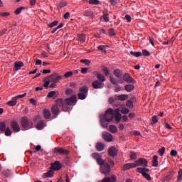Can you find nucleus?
<instances>
[{"label":"nucleus","mask_w":182,"mask_h":182,"mask_svg":"<svg viewBox=\"0 0 182 182\" xmlns=\"http://www.w3.org/2000/svg\"><path fill=\"white\" fill-rule=\"evenodd\" d=\"M21 127L24 130H29V129L33 128V122L27 117H23L21 118Z\"/></svg>","instance_id":"obj_1"},{"label":"nucleus","mask_w":182,"mask_h":182,"mask_svg":"<svg viewBox=\"0 0 182 182\" xmlns=\"http://www.w3.org/2000/svg\"><path fill=\"white\" fill-rule=\"evenodd\" d=\"M55 105L58 106V107H62L63 112H69L70 110V107L65 104V101L62 98L57 99Z\"/></svg>","instance_id":"obj_2"},{"label":"nucleus","mask_w":182,"mask_h":182,"mask_svg":"<svg viewBox=\"0 0 182 182\" xmlns=\"http://www.w3.org/2000/svg\"><path fill=\"white\" fill-rule=\"evenodd\" d=\"M101 117L105 118L107 122H112L113 119H114V111H113V109L109 108L105 112V115H102Z\"/></svg>","instance_id":"obj_3"},{"label":"nucleus","mask_w":182,"mask_h":182,"mask_svg":"<svg viewBox=\"0 0 182 182\" xmlns=\"http://www.w3.org/2000/svg\"><path fill=\"white\" fill-rule=\"evenodd\" d=\"M79 93L77 94L78 99L80 100H85L86 99V97L87 96V92H89V88L87 87L84 86L81 87L79 89Z\"/></svg>","instance_id":"obj_4"},{"label":"nucleus","mask_w":182,"mask_h":182,"mask_svg":"<svg viewBox=\"0 0 182 182\" xmlns=\"http://www.w3.org/2000/svg\"><path fill=\"white\" fill-rule=\"evenodd\" d=\"M76 102H77V97L76 95H73L70 97L65 98L64 100V103L68 107L76 105Z\"/></svg>","instance_id":"obj_5"},{"label":"nucleus","mask_w":182,"mask_h":182,"mask_svg":"<svg viewBox=\"0 0 182 182\" xmlns=\"http://www.w3.org/2000/svg\"><path fill=\"white\" fill-rule=\"evenodd\" d=\"M100 171L102 174L109 176L110 174V165L107 163L103 164L100 166Z\"/></svg>","instance_id":"obj_6"},{"label":"nucleus","mask_w":182,"mask_h":182,"mask_svg":"<svg viewBox=\"0 0 182 182\" xmlns=\"http://www.w3.org/2000/svg\"><path fill=\"white\" fill-rule=\"evenodd\" d=\"M140 166L142 167H147L149 166V161L147 159L139 158L138 160L135 161V167H139Z\"/></svg>","instance_id":"obj_7"},{"label":"nucleus","mask_w":182,"mask_h":182,"mask_svg":"<svg viewBox=\"0 0 182 182\" xmlns=\"http://www.w3.org/2000/svg\"><path fill=\"white\" fill-rule=\"evenodd\" d=\"M48 77L51 83H59V81L62 80V75H58L56 73L51 74Z\"/></svg>","instance_id":"obj_8"},{"label":"nucleus","mask_w":182,"mask_h":182,"mask_svg":"<svg viewBox=\"0 0 182 182\" xmlns=\"http://www.w3.org/2000/svg\"><path fill=\"white\" fill-rule=\"evenodd\" d=\"M93 159H95L97 164L100 166H102L105 164V160H103V158H102V155H100L99 153H94L92 154Z\"/></svg>","instance_id":"obj_9"},{"label":"nucleus","mask_w":182,"mask_h":182,"mask_svg":"<svg viewBox=\"0 0 182 182\" xmlns=\"http://www.w3.org/2000/svg\"><path fill=\"white\" fill-rule=\"evenodd\" d=\"M123 79L124 82H127V83H132V85L136 83V80H134L133 77H132L129 73H125L123 75Z\"/></svg>","instance_id":"obj_10"},{"label":"nucleus","mask_w":182,"mask_h":182,"mask_svg":"<svg viewBox=\"0 0 182 182\" xmlns=\"http://www.w3.org/2000/svg\"><path fill=\"white\" fill-rule=\"evenodd\" d=\"M50 170H54L55 171H59L62 168V164L59 161H55L51 164L50 167Z\"/></svg>","instance_id":"obj_11"},{"label":"nucleus","mask_w":182,"mask_h":182,"mask_svg":"<svg viewBox=\"0 0 182 182\" xmlns=\"http://www.w3.org/2000/svg\"><path fill=\"white\" fill-rule=\"evenodd\" d=\"M93 89H103L105 87V83L96 80L92 82Z\"/></svg>","instance_id":"obj_12"},{"label":"nucleus","mask_w":182,"mask_h":182,"mask_svg":"<svg viewBox=\"0 0 182 182\" xmlns=\"http://www.w3.org/2000/svg\"><path fill=\"white\" fill-rule=\"evenodd\" d=\"M10 126L15 133L21 132V127H19V124H18V122H16V121H11Z\"/></svg>","instance_id":"obj_13"},{"label":"nucleus","mask_w":182,"mask_h":182,"mask_svg":"<svg viewBox=\"0 0 182 182\" xmlns=\"http://www.w3.org/2000/svg\"><path fill=\"white\" fill-rule=\"evenodd\" d=\"M118 153H119V151L114 146H111L108 149V154L111 157H116Z\"/></svg>","instance_id":"obj_14"},{"label":"nucleus","mask_w":182,"mask_h":182,"mask_svg":"<svg viewBox=\"0 0 182 182\" xmlns=\"http://www.w3.org/2000/svg\"><path fill=\"white\" fill-rule=\"evenodd\" d=\"M114 99H115V100H119L120 102H124V100H127L129 99V95H126V94L115 95Z\"/></svg>","instance_id":"obj_15"},{"label":"nucleus","mask_w":182,"mask_h":182,"mask_svg":"<svg viewBox=\"0 0 182 182\" xmlns=\"http://www.w3.org/2000/svg\"><path fill=\"white\" fill-rule=\"evenodd\" d=\"M81 14L83 16H87V18H90L91 19H93V18H95V14H93V11H92V9L86 10L81 13Z\"/></svg>","instance_id":"obj_16"},{"label":"nucleus","mask_w":182,"mask_h":182,"mask_svg":"<svg viewBox=\"0 0 182 182\" xmlns=\"http://www.w3.org/2000/svg\"><path fill=\"white\" fill-rule=\"evenodd\" d=\"M54 153H58L59 154H65V156H68L69 154V151L63 148H55Z\"/></svg>","instance_id":"obj_17"},{"label":"nucleus","mask_w":182,"mask_h":182,"mask_svg":"<svg viewBox=\"0 0 182 182\" xmlns=\"http://www.w3.org/2000/svg\"><path fill=\"white\" fill-rule=\"evenodd\" d=\"M103 139L104 140H105V141H113V135H112V134L105 132L103 133Z\"/></svg>","instance_id":"obj_18"},{"label":"nucleus","mask_w":182,"mask_h":182,"mask_svg":"<svg viewBox=\"0 0 182 182\" xmlns=\"http://www.w3.org/2000/svg\"><path fill=\"white\" fill-rule=\"evenodd\" d=\"M134 167H136L135 163L125 164L122 166V170H123V171H126V170H130V168H134Z\"/></svg>","instance_id":"obj_19"},{"label":"nucleus","mask_w":182,"mask_h":182,"mask_svg":"<svg viewBox=\"0 0 182 182\" xmlns=\"http://www.w3.org/2000/svg\"><path fill=\"white\" fill-rule=\"evenodd\" d=\"M51 112L54 116H59L60 114V109H59V107L58 105H53L51 107Z\"/></svg>","instance_id":"obj_20"},{"label":"nucleus","mask_w":182,"mask_h":182,"mask_svg":"<svg viewBox=\"0 0 182 182\" xmlns=\"http://www.w3.org/2000/svg\"><path fill=\"white\" fill-rule=\"evenodd\" d=\"M109 122L106 119L103 118V117H100V123L102 127H104V129H107L109 127Z\"/></svg>","instance_id":"obj_21"},{"label":"nucleus","mask_w":182,"mask_h":182,"mask_svg":"<svg viewBox=\"0 0 182 182\" xmlns=\"http://www.w3.org/2000/svg\"><path fill=\"white\" fill-rule=\"evenodd\" d=\"M109 80H110V82L112 83V85H119V83H124V80H119V81H117V80H116V78H114L112 75L109 76Z\"/></svg>","instance_id":"obj_22"},{"label":"nucleus","mask_w":182,"mask_h":182,"mask_svg":"<svg viewBox=\"0 0 182 182\" xmlns=\"http://www.w3.org/2000/svg\"><path fill=\"white\" fill-rule=\"evenodd\" d=\"M22 68H23V63L21 61L14 63V70H21Z\"/></svg>","instance_id":"obj_23"},{"label":"nucleus","mask_w":182,"mask_h":182,"mask_svg":"<svg viewBox=\"0 0 182 182\" xmlns=\"http://www.w3.org/2000/svg\"><path fill=\"white\" fill-rule=\"evenodd\" d=\"M95 74L97 75V80L99 82H102V83H103V82H106V77H105V75H103V74H101L100 73L95 72Z\"/></svg>","instance_id":"obj_24"},{"label":"nucleus","mask_w":182,"mask_h":182,"mask_svg":"<svg viewBox=\"0 0 182 182\" xmlns=\"http://www.w3.org/2000/svg\"><path fill=\"white\" fill-rule=\"evenodd\" d=\"M146 166L144 167H139L136 168V172L140 173H149L150 171V169L149 168H146Z\"/></svg>","instance_id":"obj_25"},{"label":"nucleus","mask_w":182,"mask_h":182,"mask_svg":"<svg viewBox=\"0 0 182 182\" xmlns=\"http://www.w3.org/2000/svg\"><path fill=\"white\" fill-rule=\"evenodd\" d=\"M54 173L55 172L53 171V170L50 168V170L48 172L43 174V178H48V177H53Z\"/></svg>","instance_id":"obj_26"},{"label":"nucleus","mask_w":182,"mask_h":182,"mask_svg":"<svg viewBox=\"0 0 182 182\" xmlns=\"http://www.w3.org/2000/svg\"><path fill=\"white\" fill-rule=\"evenodd\" d=\"M124 90L126 92L130 93V92H133V90H134V85L133 84L126 85L124 86Z\"/></svg>","instance_id":"obj_27"},{"label":"nucleus","mask_w":182,"mask_h":182,"mask_svg":"<svg viewBox=\"0 0 182 182\" xmlns=\"http://www.w3.org/2000/svg\"><path fill=\"white\" fill-rule=\"evenodd\" d=\"M96 149L97 151H103L105 150V144L102 142H98L96 144Z\"/></svg>","instance_id":"obj_28"},{"label":"nucleus","mask_w":182,"mask_h":182,"mask_svg":"<svg viewBox=\"0 0 182 182\" xmlns=\"http://www.w3.org/2000/svg\"><path fill=\"white\" fill-rule=\"evenodd\" d=\"M152 166L153 167H157L159 166V156L157 155L153 156Z\"/></svg>","instance_id":"obj_29"},{"label":"nucleus","mask_w":182,"mask_h":182,"mask_svg":"<svg viewBox=\"0 0 182 182\" xmlns=\"http://www.w3.org/2000/svg\"><path fill=\"white\" fill-rule=\"evenodd\" d=\"M37 130H42L45 127V122L42 120L39 121L36 124Z\"/></svg>","instance_id":"obj_30"},{"label":"nucleus","mask_w":182,"mask_h":182,"mask_svg":"<svg viewBox=\"0 0 182 182\" xmlns=\"http://www.w3.org/2000/svg\"><path fill=\"white\" fill-rule=\"evenodd\" d=\"M43 114L45 119H50L51 114H50V111H49L48 109H45L43 112Z\"/></svg>","instance_id":"obj_31"},{"label":"nucleus","mask_w":182,"mask_h":182,"mask_svg":"<svg viewBox=\"0 0 182 182\" xmlns=\"http://www.w3.org/2000/svg\"><path fill=\"white\" fill-rule=\"evenodd\" d=\"M113 73L114 75V76H116V77H122V75H123V72H122V70H119V69H116L113 71Z\"/></svg>","instance_id":"obj_32"},{"label":"nucleus","mask_w":182,"mask_h":182,"mask_svg":"<svg viewBox=\"0 0 182 182\" xmlns=\"http://www.w3.org/2000/svg\"><path fill=\"white\" fill-rule=\"evenodd\" d=\"M16 102H18V101H17L16 98H15V97H14L11 99V100H10L9 102H7V105L11 106V107L16 106Z\"/></svg>","instance_id":"obj_33"},{"label":"nucleus","mask_w":182,"mask_h":182,"mask_svg":"<svg viewBox=\"0 0 182 182\" xmlns=\"http://www.w3.org/2000/svg\"><path fill=\"white\" fill-rule=\"evenodd\" d=\"M43 82H44V84H43L44 87L48 88V87L50 84V80L49 77H45L43 80Z\"/></svg>","instance_id":"obj_34"},{"label":"nucleus","mask_w":182,"mask_h":182,"mask_svg":"<svg viewBox=\"0 0 182 182\" xmlns=\"http://www.w3.org/2000/svg\"><path fill=\"white\" fill-rule=\"evenodd\" d=\"M114 117L117 124L120 123V120H122V114H115L114 115Z\"/></svg>","instance_id":"obj_35"},{"label":"nucleus","mask_w":182,"mask_h":182,"mask_svg":"<svg viewBox=\"0 0 182 182\" xmlns=\"http://www.w3.org/2000/svg\"><path fill=\"white\" fill-rule=\"evenodd\" d=\"M78 39H79L80 42H82V43L85 42L86 41V35L79 34Z\"/></svg>","instance_id":"obj_36"},{"label":"nucleus","mask_w":182,"mask_h":182,"mask_svg":"<svg viewBox=\"0 0 182 182\" xmlns=\"http://www.w3.org/2000/svg\"><path fill=\"white\" fill-rule=\"evenodd\" d=\"M6 129V124L4 122H0V131L1 132H5Z\"/></svg>","instance_id":"obj_37"},{"label":"nucleus","mask_w":182,"mask_h":182,"mask_svg":"<svg viewBox=\"0 0 182 182\" xmlns=\"http://www.w3.org/2000/svg\"><path fill=\"white\" fill-rule=\"evenodd\" d=\"M109 132H111V133H117V127H116L114 125H110Z\"/></svg>","instance_id":"obj_38"},{"label":"nucleus","mask_w":182,"mask_h":182,"mask_svg":"<svg viewBox=\"0 0 182 182\" xmlns=\"http://www.w3.org/2000/svg\"><path fill=\"white\" fill-rule=\"evenodd\" d=\"M109 36H116V30L114 28L109 29Z\"/></svg>","instance_id":"obj_39"},{"label":"nucleus","mask_w":182,"mask_h":182,"mask_svg":"<svg viewBox=\"0 0 182 182\" xmlns=\"http://www.w3.org/2000/svg\"><path fill=\"white\" fill-rule=\"evenodd\" d=\"M130 54L132 56H135L136 58H139V56H141V55H142L141 52H134V51H130Z\"/></svg>","instance_id":"obj_40"},{"label":"nucleus","mask_w":182,"mask_h":182,"mask_svg":"<svg viewBox=\"0 0 182 182\" xmlns=\"http://www.w3.org/2000/svg\"><path fill=\"white\" fill-rule=\"evenodd\" d=\"M60 28H63V23H60L56 28H54L51 31V33H55L58 29H60Z\"/></svg>","instance_id":"obj_41"},{"label":"nucleus","mask_w":182,"mask_h":182,"mask_svg":"<svg viewBox=\"0 0 182 182\" xmlns=\"http://www.w3.org/2000/svg\"><path fill=\"white\" fill-rule=\"evenodd\" d=\"M59 23V21H54L48 24V28H53L54 26H56Z\"/></svg>","instance_id":"obj_42"},{"label":"nucleus","mask_w":182,"mask_h":182,"mask_svg":"<svg viewBox=\"0 0 182 182\" xmlns=\"http://www.w3.org/2000/svg\"><path fill=\"white\" fill-rule=\"evenodd\" d=\"M4 131H5V136H12V131H11V128L7 127Z\"/></svg>","instance_id":"obj_43"},{"label":"nucleus","mask_w":182,"mask_h":182,"mask_svg":"<svg viewBox=\"0 0 182 182\" xmlns=\"http://www.w3.org/2000/svg\"><path fill=\"white\" fill-rule=\"evenodd\" d=\"M142 174L143 177H144V178H146V180H147L148 181H151V176H150V175L147 173H141Z\"/></svg>","instance_id":"obj_44"},{"label":"nucleus","mask_w":182,"mask_h":182,"mask_svg":"<svg viewBox=\"0 0 182 182\" xmlns=\"http://www.w3.org/2000/svg\"><path fill=\"white\" fill-rule=\"evenodd\" d=\"M106 48H109V46H99L98 49L102 52H105L106 53Z\"/></svg>","instance_id":"obj_45"},{"label":"nucleus","mask_w":182,"mask_h":182,"mask_svg":"<svg viewBox=\"0 0 182 182\" xmlns=\"http://www.w3.org/2000/svg\"><path fill=\"white\" fill-rule=\"evenodd\" d=\"M89 4L90 5H99L100 1L99 0H89Z\"/></svg>","instance_id":"obj_46"},{"label":"nucleus","mask_w":182,"mask_h":182,"mask_svg":"<svg viewBox=\"0 0 182 182\" xmlns=\"http://www.w3.org/2000/svg\"><path fill=\"white\" fill-rule=\"evenodd\" d=\"M151 124H156L159 122V119L157 118V116L154 115L151 117Z\"/></svg>","instance_id":"obj_47"},{"label":"nucleus","mask_w":182,"mask_h":182,"mask_svg":"<svg viewBox=\"0 0 182 182\" xmlns=\"http://www.w3.org/2000/svg\"><path fill=\"white\" fill-rule=\"evenodd\" d=\"M3 176H5V177H9L11 176V171L9 170H4L2 172Z\"/></svg>","instance_id":"obj_48"},{"label":"nucleus","mask_w":182,"mask_h":182,"mask_svg":"<svg viewBox=\"0 0 182 182\" xmlns=\"http://www.w3.org/2000/svg\"><path fill=\"white\" fill-rule=\"evenodd\" d=\"M81 63H85L87 66H90V60L87 59L80 60Z\"/></svg>","instance_id":"obj_49"},{"label":"nucleus","mask_w":182,"mask_h":182,"mask_svg":"<svg viewBox=\"0 0 182 182\" xmlns=\"http://www.w3.org/2000/svg\"><path fill=\"white\" fill-rule=\"evenodd\" d=\"M164 151H166V148L163 146L161 149H159L158 153L161 156H164Z\"/></svg>","instance_id":"obj_50"},{"label":"nucleus","mask_w":182,"mask_h":182,"mask_svg":"<svg viewBox=\"0 0 182 182\" xmlns=\"http://www.w3.org/2000/svg\"><path fill=\"white\" fill-rule=\"evenodd\" d=\"M182 180V169H180L178 173L177 181H181Z\"/></svg>","instance_id":"obj_51"},{"label":"nucleus","mask_w":182,"mask_h":182,"mask_svg":"<svg viewBox=\"0 0 182 182\" xmlns=\"http://www.w3.org/2000/svg\"><path fill=\"white\" fill-rule=\"evenodd\" d=\"M127 107H129V109L133 108V101L129 100L127 101Z\"/></svg>","instance_id":"obj_52"},{"label":"nucleus","mask_w":182,"mask_h":182,"mask_svg":"<svg viewBox=\"0 0 182 182\" xmlns=\"http://www.w3.org/2000/svg\"><path fill=\"white\" fill-rule=\"evenodd\" d=\"M70 76H73V72L72 71H68L65 73L64 75V77H66V78L70 77Z\"/></svg>","instance_id":"obj_53"},{"label":"nucleus","mask_w":182,"mask_h":182,"mask_svg":"<svg viewBox=\"0 0 182 182\" xmlns=\"http://www.w3.org/2000/svg\"><path fill=\"white\" fill-rule=\"evenodd\" d=\"M65 95H67V96H70V95H73V90L70 88L67 89L65 91Z\"/></svg>","instance_id":"obj_54"},{"label":"nucleus","mask_w":182,"mask_h":182,"mask_svg":"<svg viewBox=\"0 0 182 182\" xmlns=\"http://www.w3.org/2000/svg\"><path fill=\"white\" fill-rule=\"evenodd\" d=\"M130 159L131 160H136V159H137V155L136 154V153H134V151H132L130 155Z\"/></svg>","instance_id":"obj_55"},{"label":"nucleus","mask_w":182,"mask_h":182,"mask_svg":"<svg viewBox=\"0 0 182 182\" xmlns=\"http://www.w3.org/2000/svg\"><path fill=\"white\" fill-rule=\"evenodd\" d=\"M130 112V110L128 108H122L121 110V113L122 114H127V113H129Z\"/></svg>","instance_id":"obj_56"},{"label":"nucleus","mask_w":182,"mask_h":182,"mask_svg":"<svg viewBox=\"0 0 182 182\" xmlns=\"http://www.w3.org/2000/svg\"><path fill=\"white\" fill-rule=\"evenodd\" d=\"M142 55L144 56H150V52L146 49L142 50Z\"/></svg>","instance_id":"obj_57"},{"label":"nucleus","mask_w":182,"mask_h":182,"mask_svg":"<svg viewBox=\"0 0 182 182\" xmlns=\"http://www.w3.org/2000/svg\"><path fill=\"white\" fill-rule=\"evenodd\" d=\"M56 95V92L55 91H50L48 95H47V97H53L54 96Z\"/></svg>","instance_id":"obj_58"},{"label":"nucleus","mask_w":182,"mask_h":182,"mask_svg":"<svg viewBox=\"0 0 182 182\" xmlns=\"http://www.w3.org/2000/svg\"><path fill=\"white\" fill-rule=\"evenodd\" d=\"M22 9H24L23 6H21V7L18 8V9L15 11L16 15H19V14H21V12H22Z\"/></svg>","instance_id":"obj_59"},{"label":"nucleus","mask_w":182,"mask_h":182,"mask_svg":"<svg viewBox=\"0 0 182 182\" xmlns=\"http://www.w3.org/2000/svg\"><path fill=\"white\" fill-rule=\"evenodd\" d=\"M68 5V3L66 1H61L59 4L58 6L59 8H65Z\"/></svg>","instance_id":"obj_60"},{"label":"nucleus","mask_w":182,"mask_h":182,"mask_svg":"<svg viewBox=\"0 0 182 182\" xmlns=\"http://www.w3.org/2000/svg\"><path fill=\"white\" fill-rule=\"evenodd\" d=\"M102 70H103L105 76H109V69L107 68V67H104L102 68Z\"/></svg>","instance_id":"obj_61"},{"label":"nucleus","mask_w":182,"mask_h":182,"mask_svg":"<svg viewBox=\"0 0 182 182\" xmlns=\"http://www.w3.org/2000/svg\"><path fill=\"white\" fill-rule=\"evenodd\" d=\"M170 154L173 157H176V156H177L178 152L176 150H171V152H170Z\"/></svg>","instance_id":"obj_62"},{"label":"nucleus","mask_w":182,"mask_h":182,"mask_svg":"<svg viewBox=\"0 0 182 182\" xmlns=\"http://www.w3.org/2000/svg\"><path fill=\"white\" fill-rule=\"evenodd\" d=\"M109 178H110V182H116L117 177L115 175H112V176Z\"/></svg>","instance_id":"obj_63"},{"label":"nucleus","mask_w":182,"mask_h":182,"mask_svg":"<svg viewBox=\"0 0 182 182\" xmlns=\"http://www.w3.org/2000/svg\"><path fill=\"white\" fill-rule=\"evenodd\" d=\"M101 182H110V177L104 178Z\"/></svg>","instance_id":"obj_64"}]
</instances>
